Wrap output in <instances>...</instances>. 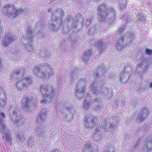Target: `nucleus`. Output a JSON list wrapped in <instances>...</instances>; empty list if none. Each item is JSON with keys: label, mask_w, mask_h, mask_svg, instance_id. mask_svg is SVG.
<instances>
[{"label": "nucleus", "mask_w": 152, "mask_h": 152, "mask_svg": "<svg viewBox=\"0 0 152 152\" xmlns=\"http://www.w3.org/2000/svg\"><path fill=\"white\" fill-rule=\"evenodd\" d=\"M123 22L125 23H127L129 22L132 19V17L130 15H128V14H125L122 17Z\"/></svg>", "instance_id": "35"}, {"label": "nucleus", "mask_w": 152, "mask_h": 152, "mask_svg": "<svg viewBox=\"0 0 152 152\" xmlns=\"http://www.w3.org/2000/svg\"><path fill=\"white\" fill-rule=\"evenodd\" d=\"M102 94L104 96H111L112 93V90L109 88H104L103 89H101Z\"/></svg>", "instance_id": "32"}, {"label": "nucleus", "mask_w": 152, "mask_h": 152, "mask_svg": "<svg viewBox=\"0 0 152 152\" xmlns=\"http://www.w3.org/2000/svg\"><path fill=\"white\" fill-rule=\"evenodd\" d=\"M23 83L24 84V87H27L32 84V78L30 77H26L22 79Z\"/></svg>", "instance_id": "29"}, {"label": "nucleus", "mask_w": 152, "mask_h": 152, "mask_svg": "<svg viewBox=\"0 0 152 152\" xmlns=\"http://www.w3.org/2000/svg\"><path fill=\"white\" fill-rule=\"evenodd\" d=\"M2 134L4 133L2 138L3 140L6 142L11 144L12 143L13 140L10 133L8 132L7 129L5 127V129L3 131H0Z\"/></svg>", "instance_id": "17"}, {"label": "nucleus", "mask_w": 152, "mask_h": 152, "mask_svg": "<svg viewBox=\"0 0 152 152\" xmlns=\"http://www.w3.org/2000/svg\"><path fill=\"white\" fill-rule=\"evenodd\" d=\"M143 17L142 16L141 17H140V18H139V19L140 20H141V22H143Z\"/></svg>", "instance_id": "61"}, {"label": "nucleus", "mask_w": 152, "mask_h": 152, "mask_svg": "<svg viewBox=\"0 0 152 152\" xmlns=\"http://www.w3.org/2000/svg\"><path fill=\"white\" fill-rule=\"evenodd\" d=\"M93 138L94 140L99 143L103 138L101 132L96 130L94 132Z\"/></svg>", "instance_id": "28"}, {"label": "nucleus", "mask_w": 152, "mask_h": 152, "mask_svg": "<svg viewBox=\"0 0 152 152\" xmlns=\"http://www.w3.org/2000/svg\"><path fill=\"white\" fill-rule=\"evenodd\" d=\"M22 108L25 112L29 111L32 107L33 102L31 98L28 96L24 97L22 100Z\"/></svg>", "instance_id": "10"}, {"label": "nucleus", "mask_w": 152, "mask_h": 152, "mask_svg": "<svg viewBox=\"0 0 152 152\" xmlns=\"http://www.w3.org/2000/svg\"><path fill=\"white\" fill-rule=\"evenodd\" d=\"M44 26V24L41 23H39L37 25V27H38V28H39V30H42V28H43Z\"/></svg>", "instance_id": "50"}, {"label": "nucleus", "mask_w": 152, "mask_h": 152, "mask_svg": "<svg viewBox=\"0 0 152 152\" xmlns=\"http://www.w3.org/2000/svg\"><path fill=\"white\" fill-rule=\"evenodd\" d=\"M115 75L114 73L111 74L109 76V78L111 80H112V79H115Z\"/></svg>", "instance_id": "51"}, {"label": "nucleus", "mask_w": 152, "mask_h": 152, "mask_svg": "<svg viewBox=\"0 0 152 152\" xmlns=\"http://www.w3.org/2000/svg\"><path fill=\"white\" fill-rule=\"evenodd\" d=\"M90 91L94 95L98 94L101 90V87L99 86L97 81H95L90 86Z\"/></svg>", "instance_id": "15"}, {"label": "nucleus", "mask_w": 152, "mask_h": 152, "mask_svg": "<svg viewBox=\"0 0 152 152\" xmlns=\"http://www.w3.org/2000/svg\"><path fill=\"white\" fill-rule=\"evenodd\" d=\"M88 84L87 79L85 77H83L78 80L75 86L76 89L85 90V86L88 85Z\"/></svg>", "instance_id": "14"}, {"label": "nucleus", "mask_w": 152, "mask_h": 152, "mask_svg": "<svg viewBox=\"0 0 152 152\" xmlns=\"http://www.w3.org/2000/svg\"><path fill=\"white\" fill-rule=\"evenodd\" d=\"M101 126L105 131L107 132L109 131L111 128L112 130L115 129V126L109 122L106 121H104L101 124Z\"/></svg>", "instance_id": "23"}, {"label": "nucleus", "mask_w": 152, "mask_h": 152, "mask_svg": "<svg viewBox=\"0 0 152 152\" xmlns=\"http://www.w3.org/2000/svg\"><path fill=\"white\" fill-rule=\"evenodd\" d=\"M23 11L21 8H15L14 4L10 0H7L3 9V12L9 18L13 19Z\"/></svg>", "instance_id": "4"}, {"label": "nucleus", "mask_w": 152, "mask_h": 152, "mask_svg": "<svg viewBox=\"0 0 152 152\" xmlns=\"http://www.w3.org/2000/svg\"><path fill=\"white\" fill-rule=\"evenodd\" d=\"M64 14L63 10L61 9H57L55 12L52 13V19L55 20L57 19L58 20H63L62 17L64 15ZM63 21H62V22Z\"/></svg>", "instance_id": "18"}, {"label": "nucleus", "mask_w": 152, "mask_h": 152, "mask_svg": "<svg viewBox=\"0 0 152 152\" xmlns=\"http://www.w3.org/2000/svg\"><path fill=\"white\" fill-rule=\"evenodd\" d=\"M64 108L65 109V110L68 113L70 112L71 111V109L69 106H66L64 107Z\"/></svg>", "instance_id": "53"}, {"label": "nucleus", "mask_w": 152, "mask_h": 152, "mask_svg": "<svg viewBox=\"0 0 152 152\" xmlns=\"http://www.w3.org/2000/svg\"><path fill=\"white\" fill-rule=\"evenodd\" d=\"M96 47L98 50L102 51L105 47V43L104 42L103 40L102 39L99 40L96 43Z\"/></svg>", "instance_id": "30"}, {"label": "nucleus", "mask_w": 152, "mask_h": 152, "mask_svg": "<svg viewBox=\"0 0 152 152\" xmlns=\"http://www.w3.org/2000/svg\"><path fill=\"white\" fill-rule=\"evenodd\" d=\"M62 20H55L52 19L51 20L50 24V28L54 32H57L61 29V24Z\"/></svg>", "instance_id": "12"}, {"label": "nucleus", "mask_w": 152, "mask_h": 152, "mask_svg": "<svg viewBox=\"0 0 152 152\" xmlns=\"http://www.w3.org/2000/svg\"><path fill=\"white\" fill-rule=\"evenodd\" d=\"M135 36V33L133 31L127 32L124 35L121 36L116 44V50H121L125 46L130 45L134 40Z\"/></svg>", "instance_id": "5"}, {"label": "nucleus", "mask_w": 152, "mask_h": 152, "mask_svg": "<svg viewBox=\"0 0 152 152\" xmlns=\"http://www.w3.org/2000/svg\"><path fill=\"white\" fill-rule=\"evenodd\" d=\"M81 18L80 17L79 15H77L75 20L74 21V24L75 25L77 24V23L80 20V19Z\"/></svg>", "instance_id": "44"}, {"label": "nucleus", "mask_w": 152, "mask_h": 152, "mask_svg": "<svg viewBox=\"0 0 152 152\" xmlns=\"http://www.w3.org/2000/svg\"><path fill=\"white\" fill-rule=\"evenodd\" d=\"M27 42V43L24 44V46L26 48L25 50L30 54H33L34 53L35 49L33 48L31 43Z\"/></svg>", "instance_id": "27"}, {"label": "nucleus", "mask_w": 152, "mask_h": 152, "mask_svg": "<svg viewBox=\"0 0 152 152\" xmlns=\"http://www.w3.org/2000/svg\"><path fill=\"white\" fill-rule=\"evenodd\" d=\"M18 111V107L15 102H12L10 107V115L12 122L17 125H21L23 123L24 121L23 118H21L17 114Z\"/></svg>", "instance_id": "7"}, {"label": "nucleus", "mask_w": 152, "mask_h": 152, "mask_svg": "<svg viewBox=\"0 0 152 152\" xmlns=\"http://www.w3.org/2000/svg\"><path fill=\"white\" fill-rule=\"evenodd\" d=\"M67 28H63L62 29V31L64 34H66L69 33V31L67 30Z\"/></svg>", "instance_id": "55"}, {"label": "nucleus", "mask_w": 152, "mask_h": 152, "mask_svg": "<svg viewBox=\"0 0 152 152\" xmlns=\"http://www.w3.org/2000/svg\"><path fill=\"white\" fill-rule=\"evenodd\" d=\"M132 69L129 66L126 67L123 72L120 75V80L123 83H125L129 80L133 74Z\"/></svg>", "instance_id": "8"}, {"label": "nucleus", "mask_w": 152, "mask_h": 152, "mask_svg": "<svg viewBox=\"0 0 152 152\" xmlns=\"http://www.w3.org/2000/svg\"><path fill=\"white\" fill-rule=\"evenodd\" d=\"M114 118V121H112V124H113V125H114L115 126V125H116L118 123V121L117 120V117L116 116H114L113 118Z\"/></svg>", "instance_id": "47"}, {"label": "nucleus", "mask_w": 152, "mask_h": 152, "mask_svg": "<svg viewBox=\"0 0 152 152\" xmlns=\"http://www.w3.org/2000/svg\"><path fill=\"white\" fill-rule=\"evenodd\" d=\"M39 55L43 57L46 61H48L50 59V54L48 50H41L39 53Z\"/></svg>", "instance_id": "26"}, {"label": "nucleus", "mask_w": 152, "mask_h": 152, "mask_svg": "<svg viewBox=\"0 0 152 152\" xmlns=\"http://www.w3.org/2000/svg\"><path fill=\"white\" fill-rule=\"evenodd\" d=\"M7 97L3 88L0 87V108H3L7 104Z\"/></svg>", "instance_id": "13"}, {"label": "nucleus", "mask_w": 152, "mask_h": 152, "mask_svg": "<svg viewBox=\"0 0 152 152\" xmlns=\"http://www.w3.org/2000/svg\"><path fill=\"white\" fill-rule=\"evenodd\" d=\"M17 142H20L23 140V136L22 134H17Z\"/></svg>", "instance_id": "41"}, {"label": "nucleus", "mask_w": 152, "mask_h": 152, "mask_svg": "<svg viewBox=\"0 0 152 152\" xmlns=\"http://www.w3.org/2000/svg\"><path fill=\"white\" fill-rule=\"evenodd\" d=\"M75 73L73 72L71 74V76L72 77V78H73L74 79L76 78L77 76V75L76 74V72L75 71Z\"/></svg>", "instance_id": "54"}, {"label": "nucleus", "mask_w": 152, "mask_h": 152, "mask_svg": "<svg viewBox=\"0 0 152 152\" xmlns=\"http://www.w3.org/2000/svg\"><path fill=\"white\" fill-rule=\"evenodd\" d=\"M91 99L89 97H86L84 104V108L87 110L89 109L91 104Z\"/></svg>", "instance_id": "34"}, {"label": "nucleus", "mask_w": 152, "mask_h": 152, "mask_svg": "<svg viewBox=\"0 0 152 152\" xmlns=\"http://www.w3.org/2000/svg\"><path fill=\"white\" fill-rule=\"evenodd\" d=\"M95 28L94 27L90 28L89 29V33L90 34H92L95 33Z\"/></svg>", "instance_id": "46"}, {"label": "nucleus", "mask_w": 152, "mask_h": 152, "mask_svg": "<svg viewBox=\"0 0 152 152\" xmlns=\"http://www.w3.org/2000/svg\"><path fill=\"white\" fill-rule=\"evenodd\" d=\"M127 0H119V3H126Z\"/></svg>", "instance_id": "57"}, {"label": "nucleus", "mask_w": 152, "mask_h": 152, "mask_svg": "<svg viewBox=\"0 0 152 152\" xmlns=\"http://www.w3.org/2000/svg\"><path fill=\"white\" fill-rule=\"evenodd\" d=\"M104 152H116L115 150L113 148L108 146L105 148L104 150Z\"/></svg>", "instance_id": "39"}, {"label": "nucleus", "mask_w": 152, "mask_h": 152, "mask_svg": "<svg viewBox=\"0 0 152 152\" xmlns=\"http://www.w3.org/2000/svg\"><path fill=\"white\" fill-rule=\"evenodd\" d=\"M40 92L43 95V98L41 102L45 104L49 101H51L53 98L55 89L50 84L44 83L40 86Z\"/></svg>", "instance_id": "3"}, {"label": "nucleus", "mask_w": 152, "mask_h": 152, "mask_svg": "<svg viewBox=\"0 0 152 152\" xmlns=\"http://www.w3.org/2000/svg\"><path fill=\"white\" fill-rule=\"evenodd\" d=\"M37 135L39 137H42L43 136L44 134V131L38 127L35 130Z\"/></svg>", "instance_id": "37"}, {"label": "nucleus", "mask_w": 152, "mask_h": 152, "mask_svg": "<svg viewBox=\"0 0 152 152\" xmlns=\"http://www.w3.org/2000/svg\"><path fill=\"white\" fill-rule=\"evenodd\" d=\"M33 71L34 75L38 77H41L43 78H49L52 76L53 70L52 68L48 63L43 64L40 67L36 66H34Z\"/></svg>", "instance_id": "2"}, {"label": "nucleus", "mask_w": 152, "mask_h": 152, "mask_svg": "<svg viewBox=\"0 0 152 152\" xmlns=\"http://www.w3.org/2000/svg\"><path fill=\"white\" fill-rule=\"evenodd\" d=\"M26 69L25 67H21L14 70L10 75L11 79L18 80L16 86L19 90L22 89L24 87L22 79L24 75L26 74Z\"/></svg>", "instance_id": "6"}, {"label": "nucleus", "mask_w": 152, "mask_h": 152, "mask_svg": "<svg viewBox=\"0 0 152 152\" xmlns=\"http://www.w3.org/2000/svg\"><path fill=\"white\" fill-rule=\"evenodd\" d=\"M148 113L147 109L146 108H143L136 118V121L138 122L143 121L147 116Z\"/></svg>", "instance_id": "21"}, {"label": "nucleus", "mask_w": 152, "mask_h": 152, "mask_svg": "<svg viewBox=\"0 0 152 152\" xmlns=\"http://www.w3.org/2000/svg\"><path fill=\"white\" fill-rule=\"evenodd\" d=\"M93 149L84 148L83 152H93Z\"/></svg>", "instance_id": "52"}, {"label": "nucleus", "mask_w": 152, "mask_h": 152, "mask_svg": "<svg viewBox=\"0 0 152 152\" xmlns=\"http://www.w3.org/2000/svg\"><path fill=\"white\" fill-rule=\"evenodd\" d=\"M51 10L50 9H49V12H50V11H51Z\"/></svg>", "instance_id": "64"}, {"label": "nucleus", "mask_w": 152, "mask_h": 152, "mask_svg": "<svg viewBox=\"0 0 152 152\" xmlns=\"http://www.w3.org/2000/svg\"><path fill=\"white\" fill-rule=\"evenodd\" d=\"M92 106L93 107L97 106L100 104V101L99 98H96L92 101Z\"/></svg>", "instance_id": "38"}, {"label": "nucleus", "mask_w": 152, "mask_h": 152, "mask_svg": "<svg viewBox=\"0 0 152 152\" xmlns=\"http://www.w3.org/2000/svg\"><path fill=\"white\" fill-rule=\"evenodd\" d=\"M15 39V38L11 33L7 32L5 33L2 45L4 47H7L10 44L13 43Z\"/></svg>", "instance_id": "11"}, {"label": "nucleus", "mask_w": 152, "mask_h": 152, "mask_svg": "<svg viewBox=\"0 0 152 152\" xmlns=\"http://www.w3.org/2000/svg\"><path fill=\"white\" fill-rule=\"evenodd\" d=\"M99 20L100 22L107 23L109 25H113L115 21V11L112 7H106L105 5L102 4L96 9Z\"/></svg>", "instance_id": "1"}, {"label": "nucleus", "mask_w": 152, "mask_h": 152, "mask_svg": "<svg viewBox=\"0 0 152 152\" xmlns=\"http://www.w3.org/2000/svg\"><path fill=\"white\" fill-rule=\"evenodd\" d=\"M51 152H61V151L58 149H54L53 151H52Z\"/></svg>", "instance_id": "59"}, {"label": "nucleus", "mask_w": 152, "mask_h": 152, "mask_svg": "<svg viewBox=\"0 0 152 152\" xmlns=\"http://www.w3.org/2000/svg\"><path fill=\"white\" fill-rule=\"evenodd\" d=\"M124 26H122L120 28L118 31H119L120 32L123 31L124 29Z\"/></svg>", "instance_id": "58"}, {"label": "nucleus", "mask_w": 152, "mask_h": 152, "mask_svg": "<svg viewBox=\"0 0 152 152\" xmlns=\"http://www.w3.org/2000/svg\"><path fill=\"white\" fill-rule=\"evenodd\" d=\"M91 20L90 19H87L86 23V25L87 26L89 25L91 23Z\"/></svg>", "instance_id": "56"}, {"label": "nucleus", "mask_w": 152, "mask_h": 152, "mask_svg": "<svg viewBox=\"0 0 152 152\" xmlns=\"http://www.w3.org/2000/svg\"><path fill=\"white\" fill-rule=\"evenodd\" d=\"M84 23H83V22H82L81 23V25L83 26L84 24Z\"/></svg>", "instance_id": "62"}, {"label": "nucleus", "mask_w": 152, "mask_h": 152, "mask_svg": "<svg viewBox=\"0 0 152 152\" xmlns=\"http://www.w3.org/2000/svg\"><path fill=\"white\" fill-rule=\"evenodd\" d=\"M148 66L145 63L140 64L136 68V72L138 73L140 75H142L146 71Z\"/></svg>", "instance_id": "20"}, {"label": "nucleus", "mask_w": 152, "mask_h": 152, "mask_svg": "<svg viewBox=\"0 0 152 152\" xmlns=\"http://www.w3.org/2000/svg\"><path fill=\"white\" fill-rule=\"evenodd\" d=\"M46 109L43 108L40 111L37 118V124H42L45 122V119L46 118Z\"/></svg>", "instance_id": "16"}, {"label": "nucleus", "mask_w": 152, "mask_h": 152, "mask_svg": "<svg viewBox=\"0 0 152 152\" xmlns=\"http://www.w3.org/2000/svg\"><path fill=\"white\" fill-rule=\"evenodd\" d=\"M37 140L34 137H29L28 140L27 145L29 147L34 146L35 145Z\"/></svg>", "instance_id": "33"}, {"label": "nucleus", "mask_w": 152, "mask_h": 152, "mask_svg": "<svg viewBox=\"0 0 152 152\" xmlns=\"http://www.w3.org/2000/svg\"><path fill=\"white\" fill-rule=\"evenodd\" d=\"M145 52L148 55H152V50L150 49L149 48L146 49L145 50Z\"/></svg>", "instance_id": "45"}, {"label": "nucleus", "mask_w": 152, "mask_h": 152, "mask_svg": "<svg viewBox=\"0 0 152 152\" xmlns=\"http://www.w3.org/2000/svg\"><path fill=\"white\" fill-rule=\"evenodd\" d=\"M149 86L150 88H152V82L150 83Z\"/></svg>", "instance_id": "60"}, {"label": "nucleus", "mask_w": 152, "mask_h": 152, "mask_svg": "<svg viewBox=\"0 0 152 152\" xmlns=\"http://www.w3.org/2000/svg\"><path fill=\"white\" fill-rule=\"evenodd\" d=\"M73 19H74L73 18V17H72L71 15L69 16L67 18L66 20L68 22L70 23V22H72L73 21Z\"/></svg>", "instance_id": "48"}, {"label": "nucleus", "mask_w": 152, "mask_h": 152, "mask_svg": "<svg viewBox=\"0 0 152 152\" xmlns=\"http://www.w3.org/2000/svg\"><path fill=\"white\" fill-rule=\"evenodd\" d=\"M6 116V115L4 113H0V131L1 132L3 131L5 129L4 121Z\"/></svg>", "instance_id": "24"}, {"label": "nucleus", "mask_w": 152, "mask_h": 152, "mask_svg": "<svg viewBox=\"0 0 152 152\" xmlns=\"http://www.w3.org/2000/svg\"><path fill=\"white\" fill-rule=\"evenodd\" d=\"M107 68L104 66H100L95 71L94 75L96 78H99L102 75V74L104 73Z\"/></svg>", "instance_id": "22"}, {"label": "nucleus", "mask_w": 152, "mask_h": 152, "mask_svg": "<svg viewBox=\"0 0 152 152\" xmlns=\"http://www.w3.org/2000/svg\"><path fill=\"white\" fill-rule=\"evenodd\" d=\"M120 103V106H123L125 104V102L122 99H120L117 98L116 99L115 101V106H117L119 105V102H121Z\"/></svg>", "instance_id": "36"}, {"label": "nucleus", "mask_w": 152, "mask_h": 152, "mask_svg": "<svg viewBox=\"0 0 152 152\" xmlns=\"http://www.w3.org/2000/svg\"><path fill=\"white\" fill-rule=\"evenodd\" d=\"M34 34L32 32L31 28H27L26 33V41L28 42H31L34 38Z\"/></svg>", "instance_id": "25"}, {"label": "nucleus", "mask_w": 152, "mask_h": 152, "mask_svg": "<svg viewBox=\"0 0 152 152\" xmlns=\"http://www.w3.org/2000/svg\"><path fill=\"white\" fill-rule=\"evenodd\" d=\"M145 145L149 149H151L152 148V135L151 138L149 139L148 141L147 142V143Z\"/></svg>", "instance_id": "40"}, {"label": "nucleus", "mask_w": 152, "mask_h": 152, "mask_svg": "<svg viewBox=\"0 0 152 152\" xmlns=\"http://www.w3.org/2000/svg\"><path fill=\"white\" fill-rule=\"evenodd\" d=\"M75 95L79 99H82L85 95L84 90L76 89Z\"/></svg>", "instance_id": "31"}, {"label": "nucleus", "mask_w": 152, "mask_h": 152, "mask_svg": "<svg viewBox=\"0 0 152 152\" xmlns=\"http://www.w3.org/2000/svg\"><path fill=\"white\" fill-rule=\"evenodd\" d=\"M85 126L89 129H92L95 126L97 121V118L94 116H86L84 120Z\"/></svg>", "instance_id": "9"}, {"label": "nucleus", "mask_w": 152, "mask_h": 152, "mask_svg": "<svg viewBox=\"0 0 152 152\" xmlns=\"http://www.w3.org/2000/svg\"><path fill=\"white\" fill-rule=\"evenodd\" d=\"M137 145H138V144H137V143L136 145H135V147H136Z\"/></svg>", "instance_id": "63"}, {"label": "nucleus", "mask_w": 152, "mask_h": 152, "mask_svg": "<svg viewBox=\"0 0 152 152\" xmlns=\"http://www.w3.org/2000/svg\"><path fill=\"white\" fill-rule=\"evenodd\" d=\"M94 107V109L96 111H100L101 109V106L100 104L97 105V106H96L95 107Z\"/></svg>", "instance_id": "49"}, {"label": "nucleus", "mask_w": 152, "mask_h": 152, "mask_svg": "<svg viewBox=\"0 0 152 152\" xmlns=\"http://www.w3.org/2000/svg\"><path fill=\"white\" fill-rule=\"evenodd\" d=\"M119 3V8L121 10H123L124 9L125 7L126 6V3Z\"/></svg>", "instance_id": "43"}, {"label": "nucleus", "mask_w": 152, "mask_h": 152, "mask_svg": "<svg viewBox=\"0 0 152 152\" xmlns=\"http://www.w3.org/2000/svg\"><path fill=\"white\" fill-rule=\"evenodd\" d=\"M93 50L92 49H89L85 51L83 53L82 60L86 63H87L90 60L92 56V53Z\"/></svg>", "instance_id": "19"}, {"label": "nucleus", "mask_w": 152, "mask_h": 152, "mask_svg": "<svg viewBox=\"0 0 152 152\" xmlns=\"http://www.w3.org/2000/svg\"><path fill=\"white\" fill-rule=\"evenodd\" d=\"M91 142L89 141H88L85 144V147L84 148H87L89 149H93L91 146Z\"/></svg>", "instance_id": "42"}]
</instances>
